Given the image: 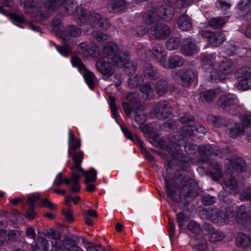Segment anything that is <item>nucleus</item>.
Wrapping results in <instances>:
<instances>
[{
  "mask_svg": "<svg viewBox=\"0 0 251 251\" xmlns=\"http://www.w3.org/2000/svg\"><path fill=\"white\" fill-rule=\"evenodd\" d=\"M132 33L136 36H140L144 35L146 32L147 29L144 25H137L132 29Z\"/></svg>",
  "mask_w": 251,
  "mask_h": 251,
  "instance_id": "nucleus-57",
  "label": "nucleus"
},
{
  "mask_svg": "<svg viewBox=\"0 0 251 251\" xmlns=\"http://www.w3.org/2000/svg\"><path fill=\"white\" fill-rule=\"evenodd\" d=\"M244 126L241 124L236 123L230 130V134L231 137H236L243 134L244 132Z\"/></svg>",
  "mask_w": 251,
  "mask_h": 251,
  "instance_id": "nucleus-45",
  "label": "nucleus"
},
{
  "mask_svg": "<svg viewBox=\"0 0 251 251\" xmlns=\"http://www.w3.org/2000/svg\"><path fill=\"white\" fill-rule=\"evenodd\" d=\"M63 182H64L67 186L69 187L70 190L71 191V187H72V176L70 178L68 177L63 178L62 173H58L54 180L53 184L56 186L59 187L62 185Z\"/></svg>",
  "mask_w": 251,
  "mask_h": 251,
  "instance_id": "nucleus-36",
  "label": "nucleus"
},
{
  "mask_svg": "<svg viewBox=\"0 0 251 251\" xmlns=\"http://www.w3.org/2000/svg\"><path fill=\"white\" fill-rule=\"evenodd\" d=\"M152 54L161 66L166 57L163 47L161 44L155 45L152 49Z\"/></svg>",
  "mask_w": 251,
  "mask_h": 251,
  "instance_id": "nucleus-23",
  "label": "nucleus"
},
{
  "mask_svg": "<svg viewBox=\"0 0 251 251\" xmlns=\"http://www.w3.org/2000/svg\"><path fill=\"white\" fill-rule=\"evenodd\" d=\"M72 63L73 66L77 67L79 71L85 70L84 65L80 58L77 56H73L72 57Z\"/></svg>",
  "mask_w": 251,
  "mask_h": 251,
  "instance_id": "nucleus-58",
  "label": "nucleus"
},
{
  "mask_svg": "<svg viewBox=\"0 0 251 251\" xmlns=\"http://www.w3.org/2000/svg\"><path fill=\"white\" fill-rule=\"evenodd\" d=\"M11 19L14 22V24L20 27H23L21 24L24 23L25 21V19L23 15H17L13 14L10 15Z\"/></svg>",
  "mask_w": 251,
  "mask_h": 251,
  "instance_id": "nucleus-63",
  "label": "nucleus"
},
{
  "mask_svg": "<svg viewBox=\"0 0 251 251\" xmlns=\"http://www.w3.org/2000/svg\"><path fill=\"white\" fill-rule=\"evenodd\" d=\"M251 242L249 236L242 232L238 233L236 238V245L238 246H247Z\"/></svg>",
  "mask_w": 251,
  "mask_h": 251,
  "instance_id": "nucleus-44",
  "label": "nucleus"
},
{
  "mask_svg": "<svg viewBox=\"0 0 251 251\" xmlns=\"http://www.w3.org/2000/svg\"><path fill=\"white\" fill-rule=\"evenodd\" d=\"M174 138L172 136H169L168 140L167 147L168 151L175 158L177 159L178 155H180L181 151L180 150V147L174 141Z\"/></svg>",
  "mask_w": 251,
  "mask_h": 251,
  "instance_id": "nucleus-25",
  "label": "nucleus"
},
{
  "mask_svg": "<svg viewBox=\"0 0 251 251\" xmlns=\"http://www.w3.org/2000/svg\"><path fill=\"white\" fill-rule=\"evenodd\" d=\"M81 34V31L74 25H70L65 30L62 37L63 40L66 42L71 39V37L79 36Z\"/></svg>",
  "mask_w": 251,
  "mask_h": 251,
  "instance_id": "nucleus-28",
  "label": "nucleus"
},
{
  "mask_svg": "<svg viewBox=\"0 0 251 251\" xmlns=\"http://www.w3.org/2000/svg\"><path fill=\"white\" fill-rule=\"evenodd\" d=\"M81 176H84L85 177L86 180L84 183L94 182L97 178V172L94 169H91L87 171H85L82 169V171L77 172L76 175L72 176V193H77L79 192L80 189V178Z\"/></svg>",
  "mask_w": 251,
  "mask_h": 251,
  "instance_id": "nucleus-2",
  "label": "nucleus"
},
{
  "mask_svg": "<svg viewBox=\"0 0 251 251\" xmlns=\"http://www.w3.org/2000/svg\"><path fill=\"white\" fill-rule=\"evenodd\" d=\"M197 51V47L195 43L191 40L184 42L182 48V52L186 56H190Z\"/></svg>",
  "mask_w": 251,
  "mask_h": 251,
  "instance_id": "nucleus-32",
  "label": "nucleus"
},
{
  "mask_svg": "<svg viewBox=\"0 0 251 251\" xmlns=\"http://www.w3.org/2000/svg\"><path fill=\"white\" fill-rule=\"evenodd\" d=\"M42 8V2L40 0H26L24 4L25 12L29 14H34L39 16L40 20L46 19L49 17V14H45L40 12Z\"/></svg>",
  "mask_w": 251,
  "mask_h": 251,
  "instance_id": "nucleus-4",
  "label": "nucleus"
},
{
  "mask_svg": "<svg viewBox=\"0 0 251 251\" xmlns=\"http://www.w3.org/2000/svg\"><path fill=\"white\" fill-rule=\"evenodd\" d=\"M122 130L126 138L131 140L134 141L136 144H138L140 147L143 146V141L137 136L133 137L131 133L127 128L124 126H122Z\"/></svg>",
  "mask_w": 251,
  "mask_h": 251,
  "instance_id": "nucleus-47",
  "label": "nucleus"
},
{
  "mask_svg": "<svg viewBox=\"0 0 251 251\" xmlns=\"http://www.w3.org/2000/svg\"><path fill=\"white\" fill-rule=\"evenodd\" d=\"M225 23L224 19L218 17L210 18L208 21V25L213 29H220L224 25Z\"/></svg>",
  "mask_w": 251,
  "mask_h": 251,
  "instance_id": "nucleus-40",
  "label": "nucleus"
},
{
  "mask_svg": "<svg viewBox=\"0 0 251 251\" xmlns=\"http://www.w3.org/2000/svg\"><path fill=\"white\" fill-rule=\"evenodd\" d=\"M135 121L139 125H143L146 121V115L144 112L143 106L140 105L135 110Z\"/></svg>",
  "mask_w": 251,
  "mask_h": 251,
  "instance_id": "nucleus-39",
  "label": "nucleus"
},
{
  "mask_svg": "<svg viewBox=\"0 0 251 251\" xmlns=\"http://www.w3.org/2000/svg\"><path fill=\"white\" fill-rule=\"evenodd\" d=\"M101 16V15L97 13H87L85 9H81L79 20L82 24H89L92 26L96 27L98 26Z\"/></svg>",
  "mask_w": 251,
  "mask_h": 251,
  "instance_id": "nucleus-9",
  "label": "nucleus"
},
{
  "mask_svg": "<svg viewBox=\"0 0 251 251\" xmlns=\"http://www.w3.org/2000/svg\"><path fill=\"white\" fill-rule=\"evenodd\" d=\"M173 161H171L169 162L167 167L166 168L165 170L163 171L162 174L164 177L165 182H166V193L167 195V201L169 202V199L172 200L174 202H180L181 201V197L180 195L176 194L174 190L173 186L171 183L169 179L170 177L167 176V172L169 169L172 167Z\"/></svg>",
  "mask_w": 251,
  "mask_h": 251,
  "instance_id": "nucleus-7",
  "label": "nucleus"
},
{
  "mask_svg": "<svg viewBox=\"0 0 251 251\" xmlns=\"http://www.w3.org/2000/svg\"><path fill=\"white\" fill-rule=\"evenodd\" d=\"M198 183L193 179L185 181L181 190L182 196L187 201L196 198L199 194Z\"/></svg>",
  "mask_w": 251,
  "mask_h": 251,
  "instance_id": "nucleus-3",
  "label": "nucleus"
},
{
  "mask_svg": "<svg viewBox=\"0 0 251 251\" xmlns=\"http://www.w3.org/2000/svg\"><path fill=\"white\" fill-rule=\"evenodd\" d=\"M169 88V83L166 79H161L156 83L155 92L159 97L165 95Z\"/></svg>",
  "mask_w": 251,
  "mask_h": 251,
  "instance_id": "nucleus-31",
  "label": "nucleus"
},
{
  "mask_svg": "<svg viewBox=\"0 0 251 251\" xmlns=\"http://www.w3.org/2000/svg\"><path fill=\"white\" fill-rule=\"evenodd\" d=\"M237 103L238 100L236 97L231 94L221 96L218 101V105L223 109L236 105Z\"/></svg>",
  "mask_w": 251,
  "mask_h": 251,
  "instance_id": "nucleus-18",
  "label": "nucleus"
},
{
  "mask_svg": "<svg viewBox=\"0 0 251 251\" xmlns=\"http://www.w3.org/2000/svg\"><path fill=\"white\" fill-rule=\"evenodd\" d=\"M70 156L72 157V159L75 163V166L72 168V176L76 175L77 172L78 171H82V168L81 167V164L82 161L84 153L82 151L80 150L75 153H72Z\"/></svg>",
  "mask_w": 251,
  "mask_h": 251,
  "instance_id": "nucleus-19",
  "label": "nucleus"
},
{
  "mask_svg": "<svg viewBox=\"0 0 251 251\" xmlns=\"http://www.w3.org/2000/svg\"><path fill=\"white\" fill-rule=\"evenodd\" d=\"M198 149L200 153L203 158H207L212 154L219 156L222 155L221 151L219 150L216 146L214 145H203L199 147ZM200 160L201 162H205L207 164V161H209L207 158H201Z\"/></svg>",
  "mask_w": 251,
  "mask_h": 251,
  "instance_id": "nucleus-10",
  "label": "nucleus"
},
{
  "mask_svg": "<svg viewBox=\"0 0 251 251\" xmlns=\"http://www.w3.org/2000/svg\"><path fill=\"white\" fill-rule=\"evenodd\" d=\"M158 16L155 9L152 8L145 13L143 20L147 25H151L158 21Z\"/></svg>",
  "mask_w": 251,
  "mask_h": 251,
  "instance_id": "nucleus-30",
  "label": "nucleus"
},
{
  "mask_svg": "<svg viewBox=\"0 0 251 251\" xmlns=\"http://www.w3.org/2000/svg\"><path fill=\"white\" fill-rule=\"evenodd\" d=\"M208 121L213 126L218 127L222 123V120L220 117L209 115L208 117Z\"/></svg>",
  "mask_w": 251,
  "mask_h": 251,
  "instance_id": "nucleus-59",
  "label": "nucleus"
},
{
  "mask_svg": "<svg viewBox=\"0 0 251 251\" xmlns=\"http://www.w3.org/2000/svg\"><path fill=\"white\" fill-rule=\"evenodd\" d=\"M183 131L189 135L201 137L206 133V130L204 126L198 125L184 126L183 127Z\"/></svg>",
  "mask_w": 251,
  "mask_h": 251,
  "instance_id": "nucleus-21",
  "label": "nucleus"
},
{
  "mask_svg": "<svg viewBox=\"0 0 251 251\" xmlns=\"http://www.w3.org/2000/svg\"><path fill=\"white\" fill-rule=\"evenodd\" d=\"M180 43V39L177 37H173L169 39L166 43L167 49L170 50H174L178 49Z\"/></svg>",
  "mask_w": 251,
  "mask_h": 251,
  "instance_id": "nucleus-43",
  "label": "nucleus"
},
{
  "mask_svg": "<svg viewBox=\"0 0 251 251\" xmlns=\"http://www.w3.org/2000/svg\"><path fill=\"white\" fill-rule=\"evenodd\" d=\"M81 146V141L79 139L76 140V141L71 142L69 145L68 154L71 155L73 153L78 151V149Z\"/></svg>",
  "mask_w": 251,
  "mask_h": 251,
  "instance_id": "nucleus-53",
  "label": "nucleus"
},
{
  "mask_svg": "<svg viewBox=\"0 0 251 251\" xmlns=\"http://www.w3.org/2000/svg\"><path fill=\"white\" fill-rule=\"evenodd\" d=\"M93 35L95 38L99 42H103L109 38L108 35L100 31L94 30L93 32Z\"/></svg>",
  "mask_w": 251,
  "mask_h": 251,
  "instance_id": "nucleus-56",
  "label": "nucleus"
},
{
  "mask_svg": "<svg viewBox=\"0 0 251 251\" xmlns=\"http://www.w3.org/2000/svg\"><path fill=\"white\" fill-rule=\"evenodd\" d=\"M158 17L165 21H170L174 17V8L170 5H164L157 9Z\"/></svg>",
  "mask_w": 251,
  "mask_h": 251,
  "instance_id": "nucleus-17",
  "label": "nucleus"
},
{
  "mask_svg": "<svg viewBox=\"0 0 251 251\" xmlns=\"http://www.w3.org/2000/svg\"><path fill=\"white\" fill-rule=\"evenodd\" d=\"M187 228L192 233L198 234L201 231V226L196 222L193 220L190 221L187 224Z\"/></svg>",
  "mask_w": 251,
  "mask_h": 251,
  "instance_id": "nucleus-50",
  "label": "nucleus"
},
{
  "mask_svg": "<svg viewBox=\"0 0 251 251\" xmlns=\"http://www.w3.org/2000/svg\"><path fill=\"white\" fill-rule=\"evenodd\" d=\"M47 237L50 239L54 240L52 242V249L51 251H59L58 249H63L65 247V240H60V234L56 230L50 229L46 234Z\"/></svg>",
  "mask_w": 251,
  "mask_h": 251,
  "instance_id": "nucleus-13",
  "label": "nucleus"
},
{
  "mask_svg": "<svg viewBox=\"0 0 251 251\" xmlns=\"http://www.w3.org/2000/svg\"><path fill=\"white\" fill-rule=\"evenodd\" d=\"M129 54L126 52H119L112 58L114 65L119 67L125 66L128 62Z\"/></svg>",
  "mask_w": 251,
  "mask_h": 251,
  "instance_id": "nucleus-24",
  "label": "nucleus"
},
{
  "mask_svg": "<svg viewBox=\"0 0 251 251\" xmlns=\"http://www.w3.org/2000/svg\"><path fill=\"white\" fill-rule=\"evenodd\" d=\"M175 79L180 78L185 86H189L194 81L196 75L194 72L190 69L183 68L172 73Z\"/></svg>",
  "mask_w": 251,
  "mask_h": 251,
  "instance_id": "nucleus-8",
  "label": "nucleus"
},
{
  "mask_svg": "<svg viewBox=\"0 0 251 251\" xmlns=\"http://www.w3.org/2000/svg\"><path fill=\"white\" fill-rule=\"evenodd\" d=\"M201 205L197 210L202 219L228 221L235 220L242 225L251 221V205H241L234 208L233 205Z\"/></svg>",
  "mask_w": 251,
  "mask_h": 251,
  "instance_id": "nucleus-1",
  "label": "nucleus"
},
{
  "mask_svg": "<svg viewBox=\"0 0 251 251\" xmlns=\"http://www.w3.org/2000/svg\"><path fill=\"white\" fill-rule=\"evenodd\" d=\"M237 87L238 89L242 91L251 88V77L249 76L241 82H239Z\"/></svg>",
  "mask_w": 251,
  "mask_h": 251,
  "instance_id": "nucleus-51",
  "label": "nucleus"
},
{
  "mask_svg": "<svg viewBox=\"0 0 251 251\" xmlns=\"http://www.w3.org/2000/svg\"><path fill=\"white\" fill-rule=\"evenodd\" d=\"M140 91L146 99L151 100L154 96L153 88L150 84L146 83L142 85L140 87Z\"/></svg>",
  "mask_w": 251,
  "mask_h": 251,
  "instance_id": "nucleus-38",
  "label": "nucleus"
},
{
  "mask_svg": "<svg viewBox=\"0 0 251 251\" xmlns=\"http://www.w3.org/2000/svg\"><path fill=\"white\" fill-rule=\"evenodd\" d=\"M176 218L179 227L182 228L187 221L188 218L182 212H180L176 214Z\"/></svg>",
  "mask_w": 251,
  "mask_h": 251,
  "instance_id": "nucleus-60",
  "label": "nucleus"
},
{
  "mask_svg": "<svg viewBox=\"0 0 251 251\" xmlns=\"http://www.w3.org/2000/svg\"><path fill=\"white\" fill-rule=\"evenodd\" d=\"M64 45L62 46H57L56 49L60 54L64 56H67L69 54L70 50L71 44H69L68 41L66 42L65 40H64Z\"/></svg>",
  "mask_w": 251,
  "mask_h": 251,
  "instance_id": "nucleus-54",
  "label": "nucleus"
},
{
  "mask_svg": "<svg viewBox=\"0 0 251 251\" xmlns=\"http://www.w3.org/2000/svg\"><path fill=\"white\" fill-rule=\"evenodd\" d=\"M218 68L219 71L226 75H230L234 70L233 62L227 58H224L222 60L219 64Z\"/></svg>",
  "mask_w": 251,
  "mask_h": 251,
  "instance_id": "nucleus-22",
  "label": "nucleus"
},
{
  "mask_svg": "<svg viewBox=\"0 0 251 251\" xmlns=\"http://www.w3.org/2000/svg\"><path fill=\"white\" fill-rule=\"evenodd\" d=\"M40 195L39 194L34 193L28 196L27 198V201L28 204L40 202V204H52L48 199L44 198L40 201Z\"/></svg>",
  "mask_w": 251,
  "mask_h": 251,
  "instance_id": "nucleus-41",
  "label": "nucleus"
},
{
  "mask_svg": "<svg viewBox=\"0 0 251 251\" xmlns=\"http://www.w3.org/2000/svg\"><path fill=\"white\" fill-rule=\"evenodd\" d=\"M172 108L166 101H160L151 110V113L159 119L169 118L172 112Z\"/></svg>",
  "mask_w": 251,
  "mask_h": 251,
  "instance_id": "nucleus-6",
  "label": "nucleus"
},
{
  "mask_svg": "<svg viewBox=\"0 0 251 251\" xmlns=\"http://www.w3.org/2000/svg\"><path fill=\"white\" fill-rule=\"evenodd\" d=\"M96 66L98 71L104 75L111 76L114 73L113 66L108 58H100L96 62Z\"/></svg>",
  "mask_w": 251,
  "mask_h": 251,
  "instance_id": "nucleus-14",
  "label": "nucleus"
},
{
  "mask_svg": "<svg viewBox=\"0 0 251 251\" xmlns=\"http://www.w3.org/2000/svg\"><path fill=\"white\" fill-rule=\"evenodd\" d=\"M226 40V36L222 31L214 32L210 44L213 47H218L222 45Z\"/></svg>",
  "mask_w": 251,
  "mask_h": 251,
  "instance_id": "nucleus-34",
  "label": "nucleus"
},
{
  "mask_svg": "<svg viewBox=\"0 0 251 251\" xmlns=\"http://www.w3.org/2000/svg\"><path fill=\"white\" fill-rule=\"evenodd\" d=\"M184 60L183 58L178 55L170 56L167 61L165 60L162 65V67L165 69H174L176 67H181L184 64Z\"/></svg>",
  "mask_w": 251,
  "mask_h": 251,
  "instance_id": "nucleus-16",
  "label": "nucleus"
},
{
  "mask_svg": "<svg viewBox=\"0 0 251 251\" xmlns=\"http://www.w3.org/2000/svg\"><path fill=\"white\" fill-rule=\"evenodd\" d=\"M177 25L183 31L189 30L192 28V22L188 15H181L177 19Z\"/></svg>",
  "mask_w": 251,
  "mask_h": 251,
  "instance_id": "nucleus-27",
  "label": "nucleus"
},
{
  "mask_svg": "<svg viewBox=\"0 0 251 251\" xmlns=\"http://www.w3.org/2000/svg\"><path fill=\"white\" fill-rule=\"evenodd\" d=\"M221 184L223 188L226 191L234 195L238 194L239 192L236 179L230 175H226V176L223 179Z\"/></svg>",
  "mask_w": 251,
  "mask_h": 251,
  "instance_id": "nucleus-12",
  "label": "nucleus"
},
{
  "mask_svg": "<svg viewBox=\"0 0 251 251\" xmlns=\"http://www.w3.org/2000/svg\"><path fill=\"white\" fill-rule=\"evenodd\" d=\"M143 75L145 77L150 79H156L159 76L157 69L150 63L145 64Z\"/></svg>",
  "mask_w": 251,
  "mask_h": 251,
  "instance_id": "nucleus-26",
  "label": "nucleus"
},
{
  "mask_svg": "<svg viewBox=\"0 0 251 251\" xmlns=\"http://www.w3.org/2000/svg\"><path fill=\"white\" fill-rule=\"evenodd\" d=\"M144 81L143 78L140 75H136L133 77H130L128 79V84L130 88H134L139 86Z\"/></svg>",
  "mask_w": 251,
  "mask_h": 251,
  "instance_id": "nucleus-46",
  "label": "nucleus"
},
{
  "mask_svg": "<svg viewBox=\"0 0 251 251\" xmlns=\"http://www.w3.org/2000/svg\"><path fill=\"white\" fill-rule=\"evenodd\" d=\"M216 7L223 12L229 10L231 7V4L224 0H218L215 3Z\"/></svg>",
  "mask_w": 251,
  "mask_h": 251,
  "instance_id": "nucleus-55",
  "label": "nucleus"
},
{
  "mask_svg": "<svg viewBox=\"0 0 251 251\" xmlns=\"http://www.w3.org/2000/svg\"><path fill=\"white\" fill-rule=\"evenodd\" d=\"M102 52L104 54L113 57L119 52V48L113 42H108L104 45Z\"/></svg>",
  "mask_w": 251,
  "mask_h": 251,
  "instance_id": "nucleus-29",
  "label": "nucleus"
},
{
  "mask_svg": "<svg viewBox=\"0 0 251 251\" xmlns=\"http://www.w3.org/2000/svg\"><path fill=\"white\" fill-rule=\"evenodd\" d=\"M170 28L167 25L159 24L151 26L148 32L151 38L164 40L170 35Z\"/></svg>",
  "mask_w": 251,
  "mask_h": 251,
  "instance_id": "nucleus-5",
  "label": "nucleus"
},
{
  "mask_svg": "<svg viewBox=\"0 0 251 251\" xmlns=\"http://www.w3.org/2000/svg\"><path fill=\"white\" fill-rule=\"evenodd\" d=\"M247 169V163L245 161L240 157H235L231 159L229 166L228 174L234 173H242Z\"/></svg>",
  "mask_w": 251,
  "mask_h": 251,
  "instance_id": "nucleus-15",
  "label": "nucleus"
},
{
  "mask_svg": "<svg viewBox=\"0 0 251 251\" xmlns=\"http://www.w3.org/2000/svg\"><path fill=\"white\" fill-rule=\"evenodd\" d=\"M21 235L20 231L16 229L10 230L7 234V237L9 241L11 242L15 241Z\"/></svg>",
  "mask_w": 251,
  "mask_h": 251,
  "instance_id": "nucleus-64",
  "label": "nucleus"
},
{
  "mask_svg": "<svg viewBox=\"0 0 251 251\" xmlns=\"http://www.w3.org/2000/svg\"><path fill=\"white\" fill-rule=\"evenodd\" d=\"M129 2L125 0H111L107 5L110 12H117L124 10L129 6Z\"/></svg>",
  "mask_w": 251,
  "mask_h": 251,
  "instance_id": "nucleus-20",
  "label": "nucleus"
},
{
  "mask_svg": "<svg viewBox=\"0 0 251 251\" xmlns=\"http://www.w3.org/2000/svg\"><path fill=\"white\" fill-rule=\"evenodd\" d=\"M208 79L211 82H217L220 81L221 78L219 71L215 68H211Z\"/></svg>",
  "mask_w": 251,
  "mask_h": 251,
  "instance_id": "nucleus-52",
  "label": "nucleus"
},
{
  "mask_svg": "<svg viewBox=\"0 0 251 251\" xmlns=\"http://www.w3.org/2000/svg\"><path fill=\"white\" fill-rule=\"evenodd\" d=\"M59 8L64 16L74 15L77 11V15L79 18V15L81 13L82 8H77L75 3L72 0H67L63 3H61L58 6Z\"/></svg>",
  "mask_w": 251,
  "mask_h": 251,
  "instance_id": "nucleus-11",
  "label": "nucleus"
},
{
  "mask_svg": "<svg viewBox=\"0 0 251 251\" xmlns=\"http://www.w3.org/2000/svg\"><path fill=\"white\" fill-rule=\"evenodd\" d=\"M216 55L215 54H201L199 59L201 65L204 67L205 66H213L215 63Z\"/></svg>",
  "mask_w": 251,
  "mask_h": 251,
  "instance_id": "nucleus-33",
  "label": "nucleus"
},
{
  "mask_svg": "<svg viewBox=\"0 0 251 251\" xmlns=\"http://www.w3.org/2000/svg\"><path fill=\"white\" fill-rule=\"evenodd\" d=\"M217 91L208 90L201 92L200 97L203 102H208L212 101L217 96Z\"/></svg>",
  "mask_w": 251,
  "mask_h": 251,
  "instance_id": "nucleus-37",
  "label": "nucleus"
},
{
  "mask_svg": "<svg viewBox=\"0 0 251 251\" xmlns=\"http://www.w3.org/2000/svg\"><path fill=\"white\" fill-rule=\"evenodd\" d=\"M224 237V234L218 231H215L211 233L209 236V241L212 243L221 241Z\"/></svg>",
  "mask_w": 251,
  "mask_h": 251,
  "instance_id": "nucleus-62",
  "label": "nucleus"
},
{
  "mask_svg": "<svg viewBox=\"0 0 251 251\" xmlns=\"http://www.w3.org/2000/svg\"><path fill=\"white\" fill-rule=\"evenodd\" d=\"M65 247L63 249H58L59 251H84L77 246L73 245L72 241L65 240Z\"/></svg>",
  "mask_w": 251,
  "mask_h": 251,
  "instance_id": "nucleus-48",
  "label": "nucleus"
},
{
  "mask_svg": "<svg viewBox=\"0 0 251 251\" xmlns=\"http://www.w3.org/2000/svg\"><path fill=\"white\" fill-rule=\"evenodd\" d=\"M84 77L85 81L88 84L89 87L91 89H93L94 86V81H95L94 75L92 73L88 72L84 74Z\"/></svg>",
  "mask_w": 251,
  "mask_h": 251,
  "instance_id": "nucleus-61",
  "label": "nucleus"
},
{
  "mask_svg": "<svg viewBox=\"0 0 251 251\" xmlns=\"http://www.w3.org/2000/svg\"><path fill=\"white\" fill-rule=\"evenodd\" d=\"M87 52L94 57H97L100 55V50L98 45L94 43L88 44Z\"/></svg>",
  "mask_w": 251,
  "mask_h": 251,
  "instance_id": "nucleus-49",
  "label": "nucleus"
},
{
  "mask_svg": "<svg viewBox=\"0 0 251 251\" xmlns=\"http://www.w3.org/2000/svg\"><path fill=\"white\" fill-rule=\"evenodd\" d=\"M235 76L239 82H241L249 76H251L250 68L244 67L239 69L235 73Z\"/></svg>",
  "mask_w": 251,
  "mask_h": 251,
  "instance_id": "nucleus-42",
  "label": "nucleus"
},
{
  "mask_svg": "<svg viewBox=\"0 0 251 251\" xmlns=\"http://www.w3.org/2000/svg\"><path fill=\"white\" fill-rule=\"evenodd\" d=\"M207 163L208 165L212 166L213 168L215 169V172L213 171L210 172V176L215 181H217L220 179L222 176L221 166L217 163H214L211 161H207Z\"/></svg>",
  "mask_w": 251,
  "mask_h": 251,
  "instance_id": "nucleus-35",
  "label": "nucleus"
}]
</instances>
